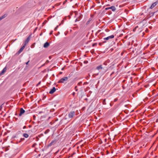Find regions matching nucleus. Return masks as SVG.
<instances>
[{
	"label": "nucleus",
	"instance_id": "nucleus-1",
	"mask_svg": "<svg viewBox=\"0 0 158 158\" xmlns=\"http://www.w3.org/2000/svg\"><path fill=\"white\" fill-rule=\"evenodd\" d=\"M68 80V77H65L60 80L58 82V83H63L65 81H67Z\"/></svg>",
	"mask_w": 158,
	"mask_h": 158
},
{
	"label": "nucleus",
	"instance_id": "nucleus-2",
	"mask_svg": "<svg viewBox=\"0 0 158 158\" xmlns=\"http://www.w3.org/2000/svg\"><path fill=\"white\" fill-rule=\"evenodd\" d=\"M75 114V112L74 111H72L69 113V118H72Z\"/></svg>",
	"mask_w": 158,
	"mask_h": 158
},
{
	"label": "nucleus",
	"instance_id": "nucleus-3",
	"mask_svg": "<svg viewBox=\"0 0 158 158\" xmlns=\"http://www.w3.org/2000/svg\"><path fill=\"white\" fill-rule=\"evenodd\" d=\"M106 10H107L109 9H111L113 11H115L116 10L115 7L114 6H111L110 7L106 8L105 9Z\"/></svg>",
	"mask_w": 158,
	"mask_h": 158
},
{
	"label": "nucleus",
	"instance_id": "nucleus-4",
	"mask_svg": "<svg viewBox=\"0 0 158 158\" xmlns=\"http://www.w3.org/2000/svg\"><path fill=\"white\" fill-rule=\"evenodd\" d=\"M25 112V111L22 108H21L20 109V112L19 114V116H21Z\"/></svg>",
	"mask_w": 158,
	"mask_h": 158
},
{
	"label": "nucleus",
	"instance_id": "nucleus-5",
	"mask_svg": "<svg viewBox=\"0 0 158 158\" xmlns=\"http://www.w3.org/2000/svg\"><path fill=\"white\" fill-rule=\"evenodd\" d=\"M114 35H110V36H108V37L104 38V40H109L110 39H112V38H114Z\"/></svg>",
	"mask_w": 158,
	"mask_h": 158
},
{
	"label": "nucleus",
	"instance_id": "nucleus-6",
	"mask_svg": "<svg viewBox=\"0 0 158 158\" xmlns=\"http://www.w3.org/2000/svg\"><path fill=\"white\" fill-rule=\"evenodd\" d=\"M30 40V37L29 36V37H28L27 38V39L25 41L24 45L26 46V45L28 43V42Z\"/></svg>",
	"mask_w": 158,
	"mask_h": 158
},
{
	"label": "nucleus",
	"instance_id": "nucleus-7",
	"mask_svg": "<svg viewBox=\"0 0 158 158\" xmlns=\"http://www.w3.org/2000/svg\"><path fill=\"white\" fill-rule=\"evenodd\" d=\"M25 47V46L23 45V46L20 48V49L19 50L17 53H18V54H19L21 52H22L23 49Z\"/></svg>",
	"mask_w": 158,
	"mask_h": 158
},
{
	"label": "nucleus",
	"instance_id": "nucleus-8",
	"mask_svg": "<svg viewBox=\"0 0 158 158\" xmlns=\"http://www.w3.org/2000/svg\"><path fill=\"white\" fill-rule=\"evenodd\" d=\"M6 70H7V69H6V67H5L3 69L2 71V72L0 73V75L1 76L3 74H4L5 73L6 71Z\"/></svg>",
	"mask_w": 158,
	"mask_h": 158
},
{
	"label": "nucleus",
	"instance_id": "nucleus-9",
	"mask_svg": "<svg viewBox=\"0 0 158 158\" xmlns=\"http://www.w3.org/2000/svg\"><path fill=\"white\" fill-rule=\"evenodd\" d=\"M56 90V88L55 87H54L51 89L49 92V93L50 94H52Z\"/></svg>",
	"mask_w": 158,
	"mask_h": 158
},
{
	"label": "nucleus",
	"instance_id": "nucleus-10",
	"mask_svg": "<svg viewBox=\"0 0 158 158\" xmlns=\"http://www.w3.org/2000/svg\"><path fill=\"white\" fill-rule=\"evenodd\" d=\"M157 2H155L153 3L151 6L150 8L151 9H152L154 8L157 4Z\"/></svg>",
	"mask_w": 158,
	"mask_h": 158
},
{
	"label": "nucleus",
	"instance_id": "nucleus-11",
	"mask_svg": "<svg viewBox=\"0 0 158 158\" xmlns=\"http://www.w3.org/2000/svg\"><path fill=\"white\" fill-rule=\"evenodd\" d=\"M49 45V43L48 42H47L44 44V47L45 48H46L48 47Z\"/></svg>",
	"mask_w": 158,
	"mask_h": 158
},
{
	"label": "nucleus",
	"instance_id": "nucleus-12",
	"mask_svg": "<svg viewBox=\"0 0 158 158\" xmlns=\"http://www.w3.org/2000/svg\"><path fill=\"white\" fill-rule=\"evenodd\" d=\"M56 140H54L52 141L50 144V145L51 146L55 144L56 143Z\"/></svg>",
	"mask_w": 158,
	"mask_h": 158
},
{
	"label": "nucleus",
	"instance_id": "nucleus-13",
	"mask_svg": "<svg viewBox=\"0 0 158 158\" xmlns=\"http://www.w3.org/2000/svg\"><path fill=\"white\" fill-rule=\"evenodd\" d=\"M7 15L6 14H5L2 16H1V17H0V20H1L2 19L4 18H5L6 16Z\"/></svg>",
	"mask_w": 158,
	"mask_h": 158
},
{
	"label": "nucleus",
	"instance_id": "nucleus-14",
	"mask_svg": "<svg viewBox=\"0 0 158 158\" xmlns=\"http://www.w3.org/2000/svg\"><path fill=\"white\" fill-rule=\"evenodd\" d=\"M102 66L101 65L98 66L97 67V69H98V70L102 69Z\"/></svg>",
	"mask_w": 158,
	"mask_h": 158
},
{
	"label": "nucleus",
	"instance_id": "nucleus-15",
	"mask_svg": "<svg viewBox=\"0 0 158 158\" xmlns=\"http://www.w3.org/2000/svg\"><path fill=\"white\" fill-rule=\"evenodd\" d=\"M23 136L24 137L27 138L28 137V135L27 134H23Z\"/></svg>",
	"mask_w": 158,
	"mask_h": 158
},
{
	"label": "nucleus",
	"instance_id": "nucleus-16",
	"mask_svg": "<svg viewBox=\"0 0 158 158\" xmlns=\"http://www.w3.org/2000/svg\"><path fill=\"white\" fill-rule=\"evenodd\" d=\"M103 104H104V105H105L106 104V99H104L103 100Z\"/></svg>",
	"mask_w": 158,
	"mask_h": 158
},
{
	"label": "nucleus",
	"instance_id": "nucleus-17",
	"mask_svg": "<svg viewBox=\"0 0 158 158\" xmlns=\"http://www.w3.org/2000/svg\"><path fill=\"white\" fill-rule=\"evenodd\" d=\"M88 61H87V60L85 61H84V63H85V64H87V63H88Z\"/></svg>",
	"mask_w": 158,
	"mask_h": 158
},
{
	"label": "nucleus",
	"instance_id": "nucleus-18",
	"mask_svg": "<svg viewBox=\"0 0 158 158\" xmlns=\"http://www.w3.org/2000/svg\"><path fill=\"white\" fill-rule=\"evenodd\" d=\"M58 27V26H57L55 28V29L54 30H56L57 29V28Z\"/></svg>",
	"mask_w": 158,
	"mask_h": 158
},
{
	"label": "nucleus",
	"instance_id": "nucleus-19",
	"mask_svg": "<svg viewBox=\"0 0 158 158\" xmlns=\"http://www.w3.org/2000/svg\"><path fill=\"white\" fill-rule=\"evenodd\" d=\"M118 99L117 98H116L114 99V102H115Z\"/></svg>",
	"mask_w": 158,
	"mask_h": 158
},
{
	"label": "nucleus",
	"instance_id": "nucleus-20",
	"mask_svg": "<svg viewBox=\"0 0 158 158\" xmlns=\"http://www.w3.org/2000/svg\"><path fill=\"white\" fill-rule=\"evenodd\" d=\"M97 45V44H94L93 45H92V46L93 47L95 45Z\"/></svg>",
	"mask_w": 158,
	"mask_h": 158
},
{
	"label": "nucleus",
	"instance_id": "nucleus-21",
	"mask_svg": "<svg viewBox=\"0 0 158 158\" xmlns=\"http://www.w3.org/2000/svg\"><path fill=\"white\" fill-rule=\"evenodd\" d=\"M41 81L39 82L37 84V86H38V85H39L40 84V83H41Z\"/></svg>",
	"mask_w": 158,
	"mask_h": 158
},
{
	"label": "nucleus",
	"instance_id": "nucleus-22",
	"mask_svg": "<svg viewBox=\"0 0 158 158\" xmlns=\"http://www.w3.org/2000/svg\"><path fill=\"white\" fill-rule=\"evenodd\" d=\"M29 62V60L28 61H27V62L26 63V64H27H27H28Z\"/></svg>",
	"mask_w": 158,
	"mask_h": 158
},
{
	"label": "nucleus",
	"instance_id": "nucleus-23",
	"mask_svg": "<svg viewBox=\"0 0 158 158\" xmlns=\"http://www.w3.org/2000/svg\"><path fill=\"white\" fill-rule=\"evenodd\" d=\"M79 19H78L77 18V19H76V21H79Z\"/></svg>",
	"mask_w": 158,
	"mask_h": 158
},
{
	"label": "nucleus",
	"instance_id": "nucleus-24",
	"mask_svg": "<svg viewBox=\"0 0 158 158\" xmlns=\"http://www.w3.org/2000/svg\"><path fill=\"white\" fill-rule=\"evenodd\" d=\"M77 86H75V89H76V91H77V88H77Z\"/></svg>",
	"mask_w": 158,
	"mask_h": 158
},
{
	"label": "nucleus",
	"instance_id": "nucleus-25",
	"mask_svg": "<svg viewBox=\"0 0 158 158\" xmlns=\"http://www.w3.org/2000/svg\"><path fill=\"white\" fill-rule=\"evenodd\" d=\"M52 31L50 33V34H52Z\"/></svg>",
	"mask_w": 158,
	"mask_h": 158
},
{
	"label": "nucleus",
	"instance_id": "nucleus-26",
	"mask_svg": "<svg viewBox=\"0 0 158 158\" xmlns=\"http://www.w3.org/2000/svg\"><path fill=\"white\" fill-rule=\"evenodd\" d=\"M109 6V5H107V6Z\"/></svg>",
	"mask_w": 158,
	"mask_h": 158
},
{
	"label": "nucleus",
	"instance_id": "nucleus-27",
	"mask_svg": "<svg viewBox=\"0 0 158 158\" xmlns=\"http://www.w3.org/2000/svg\"><path fill=\"white\" fill-rule=\"evenodd\" d=\"M25 127H26L25 126H24V128H25Z\"/></svg>",
	"mask_w": 158,
	"mask_h": 158
},
{
	"label": "nucleus",
	"instance_id": "nucleus-28",
	"mask_svg": "<svg viewBox=\"0 0 158 158\" xmlns=\"http://www.w3.org/2000/svg\"><path fill=\"white\" fill-rule=\"evenodd\" d=\"M70 1H72V0H70Z\"/></svg>",
	"mask_w": 158,
	"mask_h": 158
},
{
	"label": "nucleus",
	"instance_id": "nucleus-29",
	"mask_svg": "<svg viewBox=\"0 0 158 158\" xmlns=\"http://www.w3.org/2000/svg\"><path fill=\"white\" fill-rule=\"evenodd\" d=\"M1 20H0V21Z\"/></svg>",
	"mask_w": 158,
	"mask_h": 158
}]
</instances>
